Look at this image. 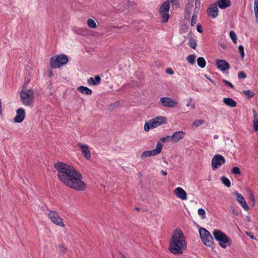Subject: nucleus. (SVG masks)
I'll return each mask as SVG.
<instances>
[{"label":"nucleus","mask_w":258,"mask_h":258,"mask_svg":"<svg viewBox=\"0 0 258 258\" xmlns=\"http://www.w3.org/2000/svg\"><path fill=\"white\" fill-rule=\"evenodd\" d=\"M54 167L57 171L58 178L65 185L78 191L86 189V185L82 180V175L74 167L58 162L54 164Z\"/></svg>","instance_id":"1"},{"label":"nucleus","mask_w":258,"mask_h":258,"mask_svg":"<svg viewBox=\"0 0 258 258\" xmlns=\"http://www.w3.org/2000/svg\"><path fill=\"white\" fill-rule=\"evenodd\" d=\"M187 244L184 236L180 229L175 230L170 242L169 250L174 254H180L186 249Z\"/></svg>","instance_id":"2"},{"label":"nucleus","mask_w":258,"mask_h":258,"mask_svg":"<svg viewBox=\"0 0 258 258\" xmlns=\"http://www.w3.org/2000/svg\"><path fill=\"white\" fill-rule=\"evenodd\" d=\"M20 97L22 103L26 106H31L34 99V91L33 89L21 90Z\"/></svg>","instance_id":"3"},{"label":"nucleus","mask_w":258,"mask_h":258,"mask_svg":"<svg viewBox=\"0 0 258 258\" xmlns=\"http://www.w3.org/2000/svg\"><path fill=\"white\" fill-rule=\"evenodd\" d=\"M167 119L164 116H159L146 122L144 125V130L149 132L151 128H155L162 124L166 123Z\"/></svg>","instance_id":"4"},{"label":"nucleus","mask_w":258,"mask_h":258,"mask_svg":"<svg viewBox=\"0 0 258 258\" xmlns=\"http://www.w3.org/2000/svg\"><path fill=\"white\" fill-rule=\"evenodd\" d=\"M49 62L51 68L57 69L66 64L68 62V58L63 54L57 55L51 57Z\"/></svg>","instance_id":"5"},{"label":"nucleus","mask_w":258,"mask_h":258,"mask_svg":"<svg viewBox=\"0 0 258 258\" xmlns=\"http://www.w3.org/2000/svg\"><path fill=\"white\" fill-rule=\"evenodd\" d=\"M213 234L215 239L219 241V245L223 248H226L227 247L226 244L229 243L230 239L223 232L218 229H215Z\"/></svg>","instance_id":"6"},{"label":"nucleus","mask_w":258,"mask_h":258,"mask_svg":"<svg viewBox=\"0 0 258 258\" xmlns=\"http://www.w3.org/2000/svg\"><path fill=\"white\" fill-rule=\"evenodd\" d=\"M199 231L204 244L207 246H212L214 244L213 238L210 232L204 228H200Z\"/></svg>","instance_id":"7"},{"label":"nucleus","mask_w":258,"mask_h":258,"mask_svg":"<svg viewBox=\"0 0 258 258\" xmlns=\"http://www.w3.org/2000/svg\"><path fill=\"white\" fill-rule=\"evenodd\" d=\"M170 9V4L167 2H164L160 6L159 13L161 17V22L162 23H166L168 22L169 15V11Z\"/></svg>","instance_id":"8"},{"label":"nucleus","mask_w":258,"mask_h":258,"mask_svg":"<svg viewBox=\"0 0 258 258\" xmlns=\"http://www.w3.org/2000/svg\"><path fill=\"white\" fill-rule=\"evenodd\" d=\"M47 216L50 221L54 224L61 227H64L65 225L63 223L62 219L60 217L58 213L55 211H50Z\"/></svg>","instance_id":"9"},{"label":"nucleus","mask_w":258,"mask_h":258,"mask_svg":"<svg viewBox=\"0 0 258 258\" xmlns=\"http://www.w3.org/2000/svg\"><path fill=\"white\" fill-rule=\"evenodd\" d=\"M162 149V144L158 143L155 149L143 152L141 154L140 158L142 160H144L148 157L157 155L161 153Z\"/></svg>","instance_id":"10"},{"label":"nucleus","mask_w":258,"mask_h":258,"mask_svg":"<svg viewBox=\"0 0 258 258\" xmlns=\"http://www.w3.org/2000/svg\"><path fill=\"white\" fill-rule=\"evenodd\" d=\"M226 160L224 157L220 154H216L212 159L211 166L213 170H215L225 163Z\"/></svg>","instance_id":"11"},{"label":"nucleus","mask_w":258,"mask_h":258,"mask_svg":"<svg viewBox=\"0 0 258 258\" xmlns=\"http://www.w3.org/2000/svg\"><path fill=\"white\" fill-rule=\"evenodd\" d=\"M77 146L81 149V153L83 157L87 160H90L91 158V153L89 146L80 142L77 144Z\"/></svg>","instance_id":"12"},{"label":"nucleus","mask_w":258,"mask_h":258,"mask_svg":"<svg viewBox=\"0 0 258 258\" xmlns=\"http://www.w3.org/2000/svg\"><path fill=\"white\" fill-rule=\"evenodd\" d=\"M160 102L164 106L167 107H174L178 104L177 101L166 97L161 98Z\"/></svg>","instance_id":"13"},{"label":"nucleus","mask_w":258,"mask_h":258,"mask_svg":"<svg viewBox=\"0 0 258 258\" xmlns=\"http://www.w3.org/2000/svg\"><path fill=\"white\" fill-rule=\"evenodd\" d=\"M219 11L217 4L215 3L212 4L207 9L208 15L212 18H216L218 15Z\"/></svg>","instance_id":"14"},{"label":"nucleus","mask_w":258,"mask_h":258,"mask_svg":"<svg viewBox=\"0 0 258 258\" xmlns=\"http://www.w3.org/2000/svg\"><path fill=\"white\" fill-rule=\"evenodd\" d=\"M16 116L14 118V121L17 123L22 122L25 117V111L22 108H18L16 111Z\"/></svg>","instance_id":"15"},{"label":"nucleus","mask_w":258,"mask_h":258,"mask_svg":"<svg viewBox=\"0 0 258 258\" xmlns=\"http://www.w3.org/2000/svg\"><path fill=\"white\" fill-rule=\"evenodd\" d=\"M234 195L236 197V201L239 203L241 207L245 210L248 211L249 207L243 197L240 194L234 192Z\"/></svg>","instance_id":"16"},{"label":"nucleus","mask_w":258,"mask_h":258,"mask_svg":"<svg viewBox=\"0 0 258 258\" xmlns=\"http://www.w3.org/2000/svg\"><path fill=\"white\" fill-rule=\"evenodd\" d=\"M216 66L217 68L222 72H224L230 68L229 64L225 60L217 59Z\"/></svg>","instance_id":"17"},{"label":"nucleus","mask_w":258,"mask_h":258,"mask_svg":"<svg viewBox=\"0 0 258 258\" xmlns=\"http://www.w3.org/2000/svg\"><path fill=\"white\" fill-rule=\"evenodd\" d=\"M174 195L182 200L187 199V195L185 190L180 187L176 188L174 190Z\"/></svg>","instance_id":"18"},{"label":"nucleus","mask_w":258,"mask_h":258,"mask_svg":"<svg viewBox=\"0 0 258 258\" xmlns=\"http://www.w3.org/2000/svg\"><path fill=\"white\" fill-rule=\"evenodd\" d=\"M185 133L183 131H178L173 133L171 136L172 142L177 143L184 138Z\"/></svg>","instance_id":"19"},{"label":"nucleus","mask_w":258,"mask_h":258,"mask_svg":"<svg viewBox=\"0 0 258 258\" xmlns=\"http://www.w3.org/2000/svg\"><path fill=\"white\" fill-rule=\"evenodd\" d=\"M215 3L221 9H225L231 5L230 0H217Z\"/></svg>","instance_id":"20"},{"label":"nucleus","mask_w":258,"mask_h":258,"mask_svg":"<svg viewBox=\"0 0 258 258\" xmlns=\"http://www.w3.org/2000/svg\"><path fill=\"white\" fill-rule=\"evenodd\" d=\"M101 82V78L98 76H96L94 78L90 77L87 80V83L89 85L96 86L99 85Z\"/></svg>","instance_id":"21"},{"label":"nucleus","mask_w":258,"mask_h":258,"mask_svg":"<svg viewBox=\"0 0 258 258\" xmlns=\"http://www.w3.org/2000/svg\"><path fill=\"white\" fill-rule=\"evenodd\" d=\"M223 101L225 105L230 107H234L237 105V102L229 97L224 98Z\"/></svg>","instance_id":"22"},{"label":"nucleus","mask_w":258,"mask_h":258,"mask_svg":"<svg viewBox=\"0 0 258 258\" xmlns=\"http://www.w3.org/2000/svg\"><path fill=\"white\" fill-rule=\"evenodd\" d=\"M77 90L80 93L87 95H90L92 93V91L91 89L87 87H84L83 86L79 87L77 89Z\"/></svg>","instance_id":"23"},{"label":"nucleus","mask_w":258,"mask_h":258,"mask_svg":"<svg viewBox=\"0 0 258 258\" xmlns=\"http://www.w3.org/2000/svg\"><path fill=\"white\" fill-rule=\"evenodd\" d=\"M195 6H196V7L195 8V12L192 16V19H191V23H190V24L192 26H194L195 24H196V20L198 17V12L199 11V8L197 6V2L195 3Z\"/></svg>","instance_id":"24"},{"label":"nucleus","mask_w":258,"mask_h":258,"mask_svg":"<svg viewBox=\"0 0 258 258\" xmlns=\"http://www.w3.org/2000/svg\"><path fill=\"white\" fill-rule=\"evenodd\" d=\"M197 63L199 67L204 68L206 66V62L204 57H200L197 59Z\"/></svg>","instance_id":"25"},{"label":"nucleus","mask_w":258,"mask_h":258,"mask_svg":"<svg viewBox=\"0 0 258 258\" xmlns=\"http://www.w3.org/2000/svg\"><path fill=\"white\" fill-rule=\"evenodd\" d=\"M186 106L187 107H190L191 109H194L196 108V104L193 102V99L192 98H189L186 100Z\"/></svg>","instance_id":"26"},{"label":"nucleus","mask_w":258,"mask_h":258,"mask_svg":"<svg viewBox=\"0 0 258 258\" xmlns=\"http://www.w3.org/2000/svg\"><path fill=\"white\" fill-rule=\"evenodd\" d=\"M196 55L195 54H190L187 57V61L191 64H194L196 62Z\"/></svg>","instance_id":"27"},{"label":"nucleus","mask_w":258,"mask_h":258,"mask_svg":"<svg viewBox=\"0 0 258 258\" xmlns=\"http://www.w3.org/2000/svg\"><path fill=\"white\" fill-rule=\"evenodd\" d=\"M254 11L256 21L258 22V0H254Z\"/></svg>","instance_id":"28"},{"label":"nucleus","mask_w":258,"mask_h":258,"mask_svg":"<svg viewBox=\"0 0 258 258\" xmlns=\"http://www.w3.org/2000/svg\"><path fill=\"white\" fill-rule=\"evenodd\" d=\"M87 24L88 26L91 28L95 29L97 27L96 22L92 19H88Z\"/></svg>","instance_id":"29"},{"label":"nucleus","mask_w":258,"mask_h":258,"mask_svg":"<svg viewBox=\"0 0 258 258\" xmlns=\"http://www.w3.org/2000/svg\"><path fill=\"white\" fill-rule=\"evenodd\" d=\"M221 181L223 184H224L225 186H226L228 187H230L231 185L230 181L228 178L225 176L222 177Z\"/></svg>","instance_id":"30"},{"label":"nucleus","mask_w":258,"mask_h":258,"mask_svg":"<svg viewBox=\"0 0 258 258\" xmlns=\"http://www.w3.org/2000/svg\"><path fill=\"white\" fill-rule=\"evenodd\" d=\"M197 43L196 40L194 38H193L192 37H190L189 38V46L192 49H196V48L197 47Z\"/></svg>","instance_id":"31"},{"label":"nucleus","mask_w":258,"mask_h":258,"mask_svg":"<svg viewBox=\"0 0 258 258\" xmlns=\"http://www.w3.org/2000/svg\"><path fill=\"white\" fill-rule=\"evenodd\" d=\"M194 0H189L185 8V11H190L193 7Z\"/></svg>","instance_id":"32"},{"label":"nucleus","mask_w":258,"mask_h":258,"mask_svg":"<svg viewBox=\"0 0 258 258\" xmlns=\"http://www.w3.org/2000/svg\"><path fill=\"white\" fill-rule=\"evenodd\" d=\"M230 37L234 43H236L237 42V36L234 31H231L230 32Z\"/></svg>","instance_id":"33"},{"label":"nucleus","mask_w":258,"mask_h":258,"mask_svg":"<svg viewBox=\"0 0 258 258\" xmlns=\"http://www.w3.org/2000/svg\"><path fill=\"white\" fill-rule=\"evenodd\" d=\"M161 141H162L163 142L167 143L171 142H172V138L171 136H167L165 137H163L160 139Z\"/></svg>","instance_id":"34"},{"label":"nucleus","mask_w":258,"mask_h":258,"mask_svg":"<svg viewBox=\"0 0 258 258\" xmlns=\"http://www.w3.org/2000/svg\"><path fill=\"white\" fill-rule=\"evenodd\" d=\"M198 214L200 216H202V219H205L206 218L205 214L206 212L205 210L203 208H200L198 210Z\"/></svg>","instance_id":"35"},{"label":"nucleus","mask_w":258,"mask_h":258,"mask_svg":"<svg viewBox=\"0 0 258 258\" xmlns=\"http://www.w3.org/2000/svg\"><path fill=\"white\" fill-rule=\"evenodd\" d=\"M232 172L233 174L236 175H240L241 174V172L240 169L238 167H234L232 169Z\"/></svg>","instance_id":"36"},{"label":"nucleus","mask_w":258,"mask_h":258,"mask_svg":"<svg viewBox=\"0 0 258 258\" xmlns=\"http://www.w3.org/2000/svg\"><path fill=\"white\" fill-rule=\"evenodd\" d=\"M243 93L247 96L248 98H251L254 96V93L249 90L243 91Z\"/></svg>","instance_id":"37"},{"label":"nucleus","mask_w":258,"mask_h":258,"mask_svg":"<svg viewBox=\"0 0 258 258\" xmlns=\"http://www.w3.org/2000/svg\"><path fill=\"white\" fill-rule=\"evenodd\" d=\"M165 2H167L168 4H170V3L173 6H177L179 4L178 0H166Z\"/></svg>","instance_id":"38"},{"label":"nucleus","mask_w":258,"mask_h":258,"mask_svg":"<svg viewBox=\"0 0 258 258\" xmlns=\"http://www.w3.org/2000/svg\"><path fill=\"white\" fill-rule=\"evenodd\" d=\"M238 50L240 53L241 57L243 58L244 56V48L242 45H239L238 47Z\"/></svg>","instance_id":"39"},{"label":"nucleus","mask_w":258,"mask_h":258,"mask_svg":"<svg viewBox=\"0 0 258 258\" xmlns=\"http://www.w3.org/2000/svg\"><path fill=\"white\" fill-rule=\"evenodd\" d=\"M222 82L227 86L231 88V89L234 88V86L230 82L228 81L227 80H226L225 79L222 80Z\"/></svg>","instance_id":"40"},{"label":"nucleus","mask_w":258,"mask_h":258,"mask_svg":"<svg viewBox=\"0 0 258 258\" xmlns=\"http://www.w3.org/2000/svg\"><path fill=\"white\" fill-rule=\"evenodd\" d=\"M253 128L255 132L258 131V119L253 121Z\"/></svg>","instance_id":"41"},{"label":"nucleus","mask_w":258,"mask_h":258,"mask_svg":"<svg viewBox=\"0 0 258 258\" xmlns=\"http://www.w3.org/2000/svg\"><path fill=\"white\" fill-rule=\"evenodd\" d=\"M239 79H245L246 77V74L244 72H240L238 74Z\"/></svg>","instance_id":"42"},{"label":"nucleus","mask_w":258,"mask_h":258,"mask_svg":"<svg viewBox=\"0 0 258 258\" xmlns=\"http://www.w3.org/2000/svg\"><path fill=\"white\" fill-rule=\"evenodd\" d=\"M190 14H191L190 11H185V14H184L185 19L189 20L190 18Z\"/></svg>","instance_id":"43"},{"label":"nucleus","mask_w":258,"mask_h":258,"mask_svg":"<svg viewBox=\"0 0 258 258\" xmlns=\"http://www.w3.org/2000/svg\"><path fill=\"white\" fill-rule=\"evenodd\" d=\"M204 123L203 120H197L194 122V124L196 126H198L200 124H202Z\"/></svg>","instance_id":"44"},{"label":"nucleus","mask_w":258,"mask_h":258,"mask_svg":"<svg viewBox=\"0 0 258 258\" xmlns=\"http://www.w3.org/2000/svg\"><path fill=\"white\" fill-rule=\"evenodd\" d=\"M29 82H30L29 79H27V80H26L23 85L22 90H26V87H27V85L29 83Z\"/></svg>","instance_id":"45"},{"label":"nucleus","mask_w":258,"mask_h":258,"mask_svg":"<svg viewBox=\"0 0 258 258\" xmlns=\"http://www.w3.org/2000/svg\"><path fill=\"white\" fill-rule=\"evenodd\" d=\"M57 247L60 251L64 252L66 251V248L62 245H58Z\"/></svg>","instance_id":"46"},{"label":"nucleus","mask_w":258,"mask_h":258,"mask_svg":"<svg viewBox=\"0 0 258 258\" xmlns=\"http://www.w3.org/2000/svg\"><path fill=\"white\" fill-rule=\"evenodd\" d=\"M166 72L168 74H170V75H173L174 74V72L171 69H167L166 70Z\"/></svg>","instance_id":"47"},{"label":"nucleus","mask_w":258,"mask_h":258,"mask_svg":"<svg viewBox=\"0 0 258 258\" xmlns=\"http://www.w3.org/2000/svg\"><path fill=\"white\" fill-rule=\"evenodd\" d=\"M197 30L200 33H202L203 32L202 28L201 25L198 24L197 25Z\"/></svg>","instance_id":"48"},{"label":"nucleus","mask_w":258,"mask_h":258,"mask_svg":"<svg viewBox=\"0 0 258 258\" xmlns=\"http://www.w3.org/2000/svg\"><path fill=\"white\" fill-rule=\"evenodd\" d=\"M231 209H232V213H233L234 215H235L237 216V215L239 214L237 210H236L234 208L231 207Z\"/></svg>","instance_id":"49"},{"label":"nucleus","mask_w":258,"mask_h":258,"mask_svg":"<svg viewBox=\"0 0 258 258\" xmlns=\"http://www.w3.org/2000/svg\"><path fill=\"white\" fill-rule=\"evenodd\" d=\"M253 117L255 119H258L256 111L255 110H253Z\"/></svg>","instance_id":"50"},{"label":"nucleus","mask_w":258,"mask_h":258,"mask_svg":"<svg viewBox=\"0 0 258 258\" xmlns=\"http://www.w3.org/2000/svg\"><path fill=\"white\" fill-rule=\"evenodd\" d=\"M250 199H251V201H252V203H253V204H254V196H253V195L252 194V192H250Z\"/></svg>","instance_id":"51"},{"label":"nucleus","mask_w":258,"mask_h":258,"mask_svg":"<svg viewBox=\"0 0 258 258\" xmlns=\"http://www.w3.org/2000/svg\"><path fill=\"white\" fill-rule=\"evenodd\" d=\"M119 105V102L116 101L113 104L110 105L111 107H113V108H115Z\"/></svg>","instance_id":"52"},{"label":"nucleus","mask_w":258,"mask_h":258,"mask_svg":"<svg viewBox=\"0 0 258 258\" xmlns=\"http://www.w3.org/2000/svg\"><path fill=\"white\" fill-rule=\"evenodd\" d=\"M53 76V74L52 73V71H49V72H48V76L49 77H51Z\"/></svg>","instance_id":"53"},{"label":"nucleus","mask_w":258,"mask_h":258,"mask_svg":"<svg viewBox=\"0 0 258 258\" xmlns=\"http://www.w3.org/2000/svg\"><path fill=\"white\" fill-rule=\"evenodd\" d=\"M206 78L212 83L214 85H216V84L215 83V82L212 80L211 78H209V77H206Z\"/></svg>","instance_id":"54"},{"label":"nucleus","mask_w":258,"mask_h":258,"mask_svg":"<svg viewBox=\"0 0 258 258\" xmlns=\"http://www.w3.org/2000/svg\"><path fill=\"white\" fill-rule=\"evenodd\" d=\"M119 253L120 254L121 258H127L125 255L121 251H119Z\"/></svg>","instance_id":"55"},{"label":"nucleus","mask_w":258,"mask_h":258,"mask_svg":"<svg viewBox=\"0 0 258 258\" xmlns=\"http://www.w3.org/2000/svg\"><path fill=\"white\" fill-rule=\"evenodd\" d=\"M161 173L164 176H166L167 175V173L166 171H163V170H161Z\"/></svg>","instance_id":"56"},{"label":"nucleus","mask_w":258,"mask_h":258,"mask_svg":"<svg viewBox=\"0 0 258 258\" xmlns=\"http://www.w3.org/2000/svg\"><path fill=\"white\" fill-rule=\"evenodd\" d=\"M199 1L200 0H196V2L195 3L197 2V6H200V2H199Z\"/></svg>","instance_id":"57"},{"label":"nucleus","mask_w":258,"mask_h":258,"mask_svg":"<svg viewBox=\"0 0 258 258\" xmlns=\"http://www.w3.org/2000/svg\"><path fill=\"white\" fill-rule=\"evenodd\" d=\"M218 137H218V135H215V136H214V139H218Z\"/></svg>","instance_id":"58"},{"label":"nucleus","mask_w":258,"mask_h":258,"mask_svg":"<svg viewBox=\"0 0 258 258\" xmlns=\"http://www.w3.org/2000/svg\"><path fill=\"white\" fill-rule=\"evenodd\" d=\"M135 210H136L137 211H140V208H139V207H136L135 208Z\"/></svg>","instance_id":"59"},{"label":"nucleus","mask_w":258,"mask_h":258,"mask_svg":"<svg viewBox=\"0 0 258 258\" xmlns=\"http://www.w3.org/2000/svg\"><path fill=\"white\" fill-rule=\"evenodd\" d=\"M250 238H251V239H254V236H253V235H251V236H250Z\"/></svg>","instance_id":"60"},{"label":"nucleus","mask_w":258,"mask_h":258,"mask_svg":"<svg viewBox=\"0 0 258 258\" xmlns=\"http://www.w3.org/2000/svg\"><path fill=\"white\" fill-rule=\"evenodd\" d=\"M247 220H248V221H250L249 217L248 218Z\"/></svg>","instance_id":"61"}]
</instances>
